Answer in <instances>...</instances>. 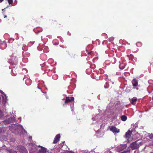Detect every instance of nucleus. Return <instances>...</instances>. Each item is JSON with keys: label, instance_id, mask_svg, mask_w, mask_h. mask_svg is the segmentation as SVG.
Returning a JSON list of instances; mask_svg holds the SVG:
<instances>
[{"label": "nucleus", "instance_id": "f257e3e1", "mask_svg": "<svg viewBox=\"0 0 153 153\" xmlns=\"http://www.w3.org/2000/svg\"><path fill=\"white\" fill-rule=\"evenodd\" d=\"M142 144L140 140H138L131 144L129 147L132 150H133L138 148L139 146H141Z\"/></svg>", "mask_w": 153, "mask_h": 153}, {"label": "nucleus", "instance_id": "f03ea898", "mask_svg": "<svg viewBox=\"0 0 153 153\" xmlns=\"http://www.w3.org/2000/svg\"><path fill=\"white\" fill-rule=\"evenodd\" d=\"M15 120V117H10L0 123V124L1 125H7L11 123H13Z\"/></svg>", "mask_w": 153, "mask_h": 153}, {"label": "nucleus", "instance_id": "7ed1b4c3", "mask_svg": "<svg viewBox=\"0 0 153 153\" xmlns=\"http://www.w3.org/2000/svg\"><path fill=\"white\" fill-rule=\"evenodd\" d=\"M17 149L20 153H27V151L26 149L22 145H18L17 147Z\"/></svg>", "mask_w": 153, "mask_h": 153}, {"label": "nucleus", "instance_id": "20e7f679", "mask_svg": "<svg viewBox=\"0 0 153 153\" xmlns=\"http://www.w3.org/2000/svg\"><path fill=\"white\" fill-rule=\"evenodd\" d=\"M126 145H120L116 147L115 148V150L118 152H120L126 149Z\"/></svg>", "mask_w": 153, "mask_h": 153}, {"label": "nucleus", "instance_id": "39448f33", "mask_svg": "<svg viewBox=\"0 0 153 153\" xmlns=\"http://www.w3.org/2000/svg\"><path fill=\"white\" fill-rule=\"evenodd\" d=\"M14 58H12V59H13ZM14 61H12L11 59H9L8 60V62L10 63L11 65H16L18 62V59L17 58H14Z\"/></svg>", "mask_w": 153, "mask_h": 153}, {"label": "nucleus", "instance_id": "423d86ee", "mask_svg": "<svg viewBox=\"0 0 153 153\" xmlns=\"http://www.w3.org/2000/svg\"><path fill=\"white\" fill-rule=\"evenodd\" d=\"M60 137V134H59L56 135L54 138L53 143L55 144L57 143L59 140Z\"/></svg>", "mask_w": 153, "mask_h": 153}, {"label": "nucleus", "instance_id": "0eeeda50", "mask_svg": "<svg viewBox=\"0 0 153 153\" xmlns=\"http://www.w3.org/2000/svg\"><path fill=\"white\" fill-rule=\"evenodd\" d=\"M132 83L134 87H136L138 85V80L136 79H134L132 81Z\"/></svg>", "mask_w": 153, "mask_h": 153}, {"label": "nucleus", "instance_id": "6e6552de", "mask_svg": "<svg viewBox=\"0 0 153 153\" xmlns=\"http://www.w3.org/2000/svg\"><path fill=\"white\" fill-rule=\"evenodd\" d=\"M110 129L113 132L118 133L119 132V129H117L115 127L111 126L110 127Z\"/></svg>", "mask_w": 153, "mask_h": 153}, {"label": "nucleus", "instance_id": "1a4fd4ad", "mask_svg": "<svg viewBox=\"0 0 153 153\" xmlns=\"http://www.w3.org/2000/svg\"><path fill=\"white\" fill-rule=\"evenodd\" d=\"M132 131L128 130L125 135V137L126 138H129L131 136Z\"/></svg>", "mask_w": 153, "mask_h": 153}, {"label": "nucleus", "instance_id": "9d476101", "mask_svg": "<svg viewBox=\"0 0 153 153\" xmlns=\"http://www.w3.org/2000/svg\"><path fill=\"white\" fill-rule=\"evenodd\" d=\"M74 99V97H71L70 98L69 97H67L66 98L65 102V103H66L68 102H70L71 101L73 100Z\"/></svg>", "mask_w": 153, "mask_h": 153}, {"label": "nucleus", "instance_id": "9b49d317", "mask_svg": "<svg viewBox=\"0 0 153 153\" xmlns=\"http://www.w3.org/2000/svg\"><path fill=\"white\" fill-rule=\"evenodd\" d=\"M39 152L40 153H46V152H48L47 151V149L46 148L44 147H41V149L39 150Z\"/></svg>", "mask_w": 153, "mask_h": 153}, {"label": "nucleus", "instance_id": "f8f14e48", "mask_svg": "<svg viewBox=\"0 0 153 153\" xmlns=\"http://www.w3.org/2000/svg\"><path fill=\"white\" fill-rule=\"evenodd\" d=\"M137 98L133 97L131 100H130V102L132 104L134 105V102L137 101Z\"/></svg>", "mask_w": 153, "mask_h": 153}, {"label": "nucleus", "instance_id": "ddd939ff", "mask_svg": "<svg viewBox=\"0 0 153 153\" xmlns=\"http://www.w3.org/2000/svg\"><path fill=\"white\" fill-rule=\"evenodd\" d=\"M121 118L122 121H125L127 120V117L125 115H123L121 117Z\"/></svg>", "mask_w": 153, "mask_h": 153}, {"label": "nucleus", "instance_id": "4468645a", "mask_svg": "<svg viewBox=\"0 0 153 153\" xmlns=\"http://www.w3.org/2000/svg\"><path fill=\"white\" fill-rule=\"evenodd\" d=\"M4 116V113L0 110V119H1Z\"/></svg>", "mask_w": 153, "mask_h": 153}, {"label": "nucleus", "instance_id": "2eb2a0df", "mask_svg": "<svg viewBox=\"0 0 153 153\" xmlns=\"http://www.w3.org/2000/svg\"><path fill=\"white\" fill-rule=\"evenodd\" d=\"M3 128H0V134L3 133L4 131V129Z\"/></svg>", "mask_w": 153, "mask_h": 153}, {"label": "nucleus", "instance_id": "dca6fc26", "mask_svg": "<svg viewBox=\"0 0 153 153\" xmlns=\"http://www.w3.org/2000/svg\"><path fill=\"white\" fill-rule=\"evenodd\" d=\"M20 127L19 126H17L16 125H15V130H16L17 131H19L18 129Z\"/></svg>", "mask_w": 153, "mask_h": 153}, {"label": "nucleus", "instance_id": "f3484780", "mask_svg": "<svg viewBox=\"0 0 153 153\" xmlns=\"http://www.w3.org/2000/svg\"><path fill=\"white\" fill-rule=\"evenodd\" d=\"M9 4H11L13 3V0H7Z\"/></svg>", "mask_w": 153, "mask_h": 153}, {"label": "nucleus", "instance_id": "a211bd4d", "mask_svg": "<svg viewBox=\"0 0 153 153\" xmlns=\"http://www.w3.org/2000/svg\"><path fill=\"white\" fill-rule=\"evenodd\" d=\"M9 152L10 153H17L16 151L13 150H10Z\"/></svg>", "mask_w": 153, "mask_h": 153}, {"label": "nucleus", "instance_id": "6ab92c4d", "mask_svg": "<svg viewBox=\"0 0 153 153\" xmlns=\"http://www.w3.org/2000/svg\"><path fill=\"white\" fill-rule=\"evenodd\" d=\"M150 139L153 138V134H151L149 136Z\"/></svg>", "mask_w": 153, "mask_h": 153}, {"label": "nucleus", "instance_id": "aec40b11", "mask_svg": "<svg viewBox=\"0 0 153 153\" xmlns=\"http://www.w3.org/2000/svg\"><path fill=\"white\" fill-rule=\"evenodd\" d=\"M0 93L1 94H3L4 95V96H6L5 94L1 90H0Z\"/></svg>", "mask_w": 153, "mask_h": 153}, {"label": "nucleus", "instance_id": "412c9836", "mask_svg": "<svg viewBox=\"0 0 153 153\" xmlns=\"http://www.w3.org/2000/svg\"><path fill=\"white\" fill-rule=\"evenodd\" d=\"M134 89L135 88L137 90H139V88H138L137 86L136 87H134Z\"/></svg>", "mask_w": 153, "mask_h": 153}, {"label": "nucleus", "instance_id": "4be33fe9", "mask_svg": "<svg viewBox=\"0 0 153 153\" xmlns=\"http://www.w3.org/2000/svg\"><path fill=\"white\" fill-rule=\"evenodd\" d=\"M67 153H74L73 152L71 151H69Z\"/></svg>", "mask_w": 153, "mask_h": 153}, {"label": "nucleus", "instance_id": "5701e85b", "mask_svg": "<svg viewBox=\"0 0 153 153\" xmlns=\"http://www.w3.org/2000/svg\"><path fill=\"white\" fill-rule=\"evenodd\" d=\"M15 71V70H13H13H12V72L13 73V74H14V76H16V74H14V71Z\"/></svg>", "mask_w": 153, "mask_h": 153}, {"label": "nucleus", "instance_id": "b1692460", "mask_svg": "<svg viewBox=\"0 0 153 153\" xmlns=\"http://www.w3.org/2000/svg\"><path fill=\"white\" fill-rule=\"evenodd\" d=\"M114 39V38L113 37H111L110 38V40H111V41H113Z\"/></svg>", "mask_w": 153, "mask_h": 153}, {"label": "nucleus", "instance_id": "393cba45", "mask_svg": "<svg viewBox=\"0 0 153 153\" xmlns=\"http://www.w3.org/2000/svg\"><path fill=\"white\" fill-rule=\"evenodd\" d=\"M92 53V51H91V52H88V54H91Z\"/></svg>", "mask_w": 153, "mask_h": 153}, {"label": "nucleus", "instance_id": "a878e982", "mask_svg": "<svg viewBox=\"0 0 153 153\" xmlns=\"http://www.w3.org/2000/svg\"><path fill=\"white\" fill-rule=\"evenodd\" d=\"M29 139H32V137L30 136L29 137Z\"/></svg>", "mask_w": 153, "mask_h": 153}, {"label": "nucleus", "instance_id": "bb28decb", "mask_svg": "<svg viewBox=\"0 0 153 153\" xmlns=\"http://www.w3.org/2000/svg\"><path fill=\"white\" fill-rule=\"evenodd\" d=\"M7 17V16L6 15H4V18H6Z\"/></svg>", "mask_w": 153, "mask_h": 153}, {"label": "nucleus", "instance_id": "cd10ccee", "mask_svg": "<svg viewBox=\"0 0 153 153\" xmlns=\"http://www.w3.org/2000/svg\"><path fill=\"white\" fill-rule=\"evenodd\" d=\"M38 147H39L41 148V147H43L42 146H38Z\"/></svg>", "mask_w": 153, "mask_h": 153}, {"label": "nucleus", "instance_id": "c85d7f7f", "mask_svg": "<svg viewBox=\"0 0 153 153\" xmlns=\"http://www.w3.org/2000/svg\"><path fill=\"white\" fill-rule=\"evenodd\" d=\"M3 0H0V2H1Z\"/></svg>", "mask_w": 153, "mask_h": 153}, {"label": "nucleus", "instance_id": "c756f323", "mask_svg": "<svg viewBox=\"0 0 153 153\" xmlns=\"http://www.w3.org/2000/svg\"><path fill=\"white\" fill-rule=\"evenodd\" d=\"M3 97V98L4 99V97H6V96H2Z\"/></svg>", "mask_w": 153, "mask_h": 153}, {"label": "nucleus", "instance_id": "7c9ffc66", "mask_svg": "<svg viewBox=\"0 0 153 153\" xmlns=\"http://www.w3.org/2000/svg\"><path fill=\"white\" fill-rule=\"evenodd\" d=\"M92 120H94V118H92Z\"/></svg>", "mask_w": 153, "mask_h": 153}, {"label": "nucleus", "instance_id": "2f4dec72", "mask_svg": "<svg viewBox=\"0 0 153 153\" xmlns=\"http://www.w3.org/2000/svg\"><path fill=\"white\" fill-rule=\"evenodd\" d=\"M152 100H153V97H152Z\"/></svg>", "mask_w": 153, "mask_h": 153}, {"label": "nucleus", "instance_id": "473e14b6", "mask_svg": "<svg viewBox=\"0 0 153 153\" xmlns=\"http://www.w3.org/2000/svg\"><path fill=\"white\" fill-rule=\"evenodd\" d=\"M24 131H25V132H26V131H25V130H24Z\"/></svg>", "mask_w": 153, "mask_h": 153}, {"label": "nucleus", "instance_id": "72a5a7b5", "mask_svg": "<svg viewBox=\"0 0 153 153\" xmlns=\"http://www.w3.org/2000/svg\"><path fill=\"white\" fill-rule=\"evenodd\" d=\"M126 92H127V89H126Z\"/></svg>", "mask_w": 153, "mask_h": 153}, {"label": "nucleus", "instance_id": "f704fd0d", "mask_svg": "<svg viewBox=\"0 0 153 153\" xmlns=\"http://www.w3.org/2000/svg\"><path fill=\"white\" fill-rule=\"evenodd\" d=\"M151 153H152V152H151Z\"/></svg>", "mask_w": 153, "mask_h": 153}]
</instances>
